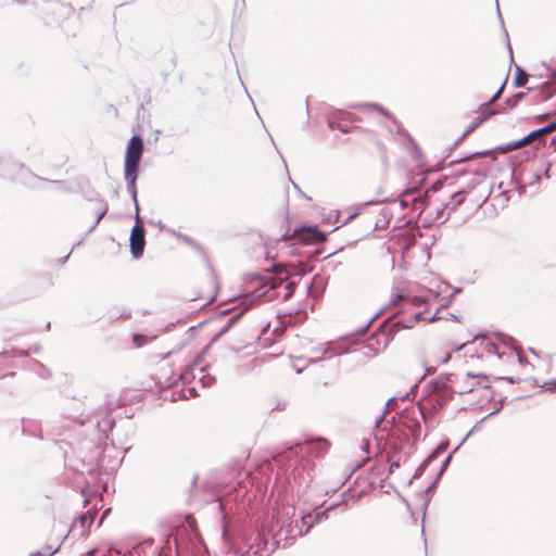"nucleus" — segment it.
<instances>
[{"instance_id": "1", "label": "nucleus", "mask_w": 556, "mask_h": 556, "mask_svg": "<svg viewBox=\"0 0 556 556\" xmlns=\"http://www.w3.org/2000/svg\"><path fill=\"white\" fill-rule=\"evenodd\" d=\"M465 349L466 355L469 357L477 356L480 359L488 361L493 356L503 357L507 353L517 356L519 362H523V356L508 348L503 343L492 342L489 338L481 336L476 337L471 342L465 343L458 348V350Z\"/></svg>"}, {"instance_id": "2", "label": "nucleus", "mask_w": 556, "mask_h": 556, "mask_svg": "<svg viewBox=\"0 0 556 556\" xmlns=\"http://www.w3.org/2000/svg\"><path fill=\"white\" fill-rule=\"evenodd\" d=\"M143 153V141L140 136H132L128 141L125 155V179L129 184V189L136 198V180L139 162Z\"/></svg>"}, {"instance_id": "3", "label": "nucleus", "mask_w": 556, "mask_h": 556, "mask_svg": "<svg viewBox=\"0 0 556 556\" xmlns=\"http://www.w3.org/2000/svg\"><path fill=\"white\" fill-rule=\"evenodd\" d=\"M414 356L428 371L434 370L437 366L445 364L451 358V352L441 345H420L417 346Z\"/></svg>"}, {"instance_id": "4", "label": "nucleus", "mask_w": 556, "mask_h": 556, "mask_svg": "<svg viewBox=\"0 0 556 556\" xmlns=\"http://www.w3.org/2000/svg\"><path fill=\"white\" fill-rule=\"evenodd\" d=\"M452 388L460 394L470 393L478 388H490V379L482 372L468 371L465 376L458 377L452 381Z\"/></svg>"}, {"instance_id": "5", "label": "nucleus", "mask_w": 556, "mask_h": 556, "mask_svg": "<svg viewBox=\"0 0 556 556\" xmlns=\"http://www.w3.org/2000/svg\"><path fill=\"white\" fill-rule=\"evenodd\" d=\"M506 79H507V76L503 80V83H502L501 87L498 88V90L496 91V93L491 98V100L480 105L479 111L477 112V117H475V119L470 123V125L468 126V128L466 130V134L473 131L483 122L488 121L495 114L501 113V111H496L493 109V104L501 98V96L504 91L505 85H506Z\"/></svg>"}, {"instance_id": "6", "label": "nucleus", "mask_w": 556, "mask_h": 556, "mask_svg": "<svg viewBox=\"0 0 556 556\" xmlns=\"http://www.w3.org/2000/svg\"><path fill=\"white\" fill-rule=\"evenodd\" d=\"M362 150L364 155L371 161L381 163L387 161L386 144L375 134H368L365 137Z\"/></svg>"}, {"instance_id": "7", "label": "nucleus", "mask_w": 556, "mask_h": 556, "mask_svg": "<svg viewBox=\"0 0 556 556\" xmlns=\"http://www.w3.org/2000/svg\"><path fill=\"white\" fill-rule=\"evenodd\" d=\"M451 389L444 382H437L432 391L424 400V405L437 409L445 405L451 399Z\"/></svg>"}, {"instance_id": "8", "label": "nucleus", "mask_w": 556, "mask_h": 556, "mask_svg": "<svg viewBox=\"0 0 556 556\" xmlns=\"http://www.w3.org/2000/svg\"><path fill=\"white\" fill-rule=\"evenodd\" d=\"M290 238L305 244L320 243L326 240L325 235L316 226L302 227L295 230Z\"/></svg>"}, {"instance_id": "9", "label": "nucleus", "mask_w": 556, "mask_h": 556, "mask_svg": "<svg viewBox=\"0 0 556 556\" xmlns=\"http://www.w3.org/2000/svg\"><path fill=\"white\" fill-rule=\"evenodd\" d=\"M144 244V227L140 218L137 217L136 224L130 233V251L134 257L138 258L142 255Z\"/></svg>"}, {"instance_id": "10", "label": "nucleus", "mask_w": 556, "mask_h": 556, "mask_svg": "<svg viewBox=\"0 0 556 556\" xmlns=\"http://www.w3.org/2000/svg\"><path fill=\"white\" fill-rule=\"evenodd\" d=\"M305 446L307 447V452L312 455L318 457L327 453L329 443L327 440L324 439H317V440H311L305 443Z\"/></svg>"}, {"instance_id": "11", "label": "nucleus", "mask_w": 556, "mask_h": 556, "mask_svg": "<svg viewBox=\"0 0 556 556\" xmlns=\"http://www.w3.org/2000/svg\"><path fill=\"white\" fill-rule=\"evenodd\" d=\"M282 285V280L280 279H277V278H274V277H270L269 279H267L261 289H263L262 291L258 292V295L260 296H263V295H266L268 291L270 290H275L277 289L278 287H280Z\"/></svg>"}, {"instance_id": "12", "label": "nucleus", "mask_w": 556, "mask_h": 556, "mask_svg": "<svg viewBox=\"0 0 556 556\" xmlns=\"http://www.w3.org/2000/svg\"><path fill=\"white\" fill-rule=\"evenodd\" d=\"M528 74L522 71L520 67L516 68V75L514 77V85L516 87H522L528 83Z\"/></svg>"}, {"instance_id": "13", "label": "nucleus", "mask_w": 556, "mask_h": 556, "mask_svg": "<svg viewBox=\"0 0 556 556\" xmlns=\"http://www.w3.org/2000/svg\"><path fill=\"white\" fill-rule=\"evenodd\" d=\"M526 97V92H518L514 94L513 97L506 99L505 105L507 109L513 110L515 109L519 102Z\"/></svg>"}, {"instance_id": "14", "label": "nucleus", "mask_w": 556, "mask_h": 556, "mask_svg": "<svg viewBox=\"0 0 556 556\" xmlns=\"http://www.w3.org/2000/svg\"><path fill=\"white\" fill-rule=\"evenodd\" d=\"M328 125H329L330 129H332V130H340L342 132L349 131V128L345 125L334 121L333 118L328 119Z\"/></svg>"}, {"instance_id": "15", "label": "nucleus", "mask_w": 556, "mask_h": 556, "mask_svg": "<svg viewBox=\"0 0 556 556\" xmlns=\"http://www.w3.org/2000/svg\"><path fill=\"white\" fill-rule=\"evenodd\" d=\"M105 213H106V207H104V206H100L97 210H94V212H93L94 222H93V225L91 228H94L99 224V222L103 218Z\"/></svg>"}, {"instance_id": "16", "label": "nucleus", "mask_w": 556, "mask_h": 556, "mask_svg": "<svg viewBox=\"0 0 556 556\" xmlns=\"http://www.w3.org/2000/svg\"><path fill=\"white\" fill-rule=\"evenodd\" d=\"M542 136V134H535V131H532L529 136H527L526 138H523L517 147H523L526 144H529L530 142H532L534 139H536L538 137Z\"/></svg>"}, {"instance_id": "17", "label": "nucleus", "mask_w": 556, "mask_h": 556, "mask_svg": "<svg viewBox=\"0 0 556 556\" xmlns=\"http://www.w3.org/2000/svg\"><path fill=\"white\" fill-rule=\"evenodd\" d=\"M56 551L58 548L53 549L52 547H47L42 551L31 553L29 556H52Z\"/></svg>"}, {"instance_id": "18", "label": "nucleus", "mask_w": 556, "mask_h": 556, "mask_svg": "<svg viewBox=\"0 0 556 556\" xmlns=\"http://www.w3.org/2000/svg\"><path fill=\"white\" fill-rule=\"evenodd\" d=\"M294 289H295V286H294V283H293V282H288V283H286V285H285L286 293H285V296H283V298H285L286 300H287V299H289V298L292 295V293H293Z\"/></svg>"}, {"instance_id": "19", "label": "nucleus", "mask_w": 556, "mask_h": 556, "mask_svg": "<svg viewBox=\"0 0 556 556\" xmlns=\"http://www.w3.org/2000/svg\"><path fill=\"white\" fill-rule=\"evenodd\" d=\"M554 130H556L555 126H552V124H549V125H547L546 127H544L542 129L535 130V134L546 135V134H549V132H552Z\"/></svg>"}, {"instance_id": "20", "label": "nucleus", "mask_w": 556, "mask_h": 556, "mask_svg": "<svg viewBox=\"0 0 556 556\" xmlns=\"http://www.w3.org/2000/svg\"><path fill=\"white\" fill-rule=\"evenodd\" d=\"M554 130H556L555 126H552V124H549V125H547L546 127H544L542 129L535 130V134L546 135V134H549V132H552Z\"/></svg>"}, {"instance_id": "21", "label": "nucleus", "mask_w": 556, "mask_h": 556, "mask_svg": "<svg viewBox=\"0 0 556 556\" xmlns=\"http://www.w3.org/2000/svg\"><path fill=\"white\" fill-rule=\"evenodd\" d=\"M416 319L417 320H430V321H433V320H437L439 318L437 317V315H433L430 318H426V317L422 316V313H418V314H416Z\"/></svg>"}, {"instance_id": "22", "label": "nucleus", "mask_w": 556, "mask_h": 556, "mask_svg": "<svg viewBox=\"0 0 556 556\" xmlns=\"http://www.w3.org/2000/svg\"><path fill=\"white\" fill-rule=\"evenodd\" d=\"M421 303H422V300H421L420 298H414V299H413V304H415V305H419V304H421Z\"/></svg>"}, {"instance_id": "23", "label": "nucleus", "mask_w": 556, "mask_h": 556, "mask_svg": "<svg viewBox=\"0 0 556 556\" xmlns=\"http://www.w3.org/2000/svg\"><path fill=\"white\" fill-rule=\"evenodd\" d=\"M395 467H399V464H396V463L391 464L390 465V472H393V469H395Z\"/></svg>"}, {"instance_id": "24", "label": "nucleus", "mask_w": 556, "mask_h": 556, "mask_svg": "<svg viewBox=\"0 0 556 556\" xmlns=\"http://www.w3.org/2000/svg\"><path fill=\"white\" fill-rule=\"evenodd\" d=\"M94 553H96V549H90V551H88V552L86 553V555H85V556H93V555H94Z\"/></svg>"}, {"instance_id": "25", "label": "nucleus", "mask_w": 556, "mask_h": 556, "mask_svg": "<svg viewBox=\"0 0 556 556\" xmlns=\"http://www.w3.org/2000/svg\"><path fill=\"white\" fill-rule=\"evenodd\" d=\"M551 124H552V126H555V129H556V121Z\"/></svg>"}]
</instances>
